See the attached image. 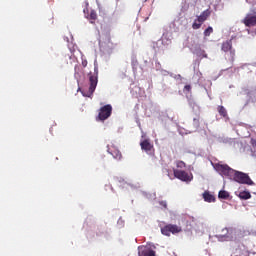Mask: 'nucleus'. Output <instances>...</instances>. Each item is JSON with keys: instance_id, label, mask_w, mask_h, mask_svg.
<instances>
[{"instance_id": "1", "label": "nucleus", "mask_w": 256, "mask_h": 256, "mask_svg": "<svg viewBox=\"0 0 256 256\" xmlns=\"http://www.w3.org/2000/svg\"><path fill=\"white\" fill-rule=\"evenodd\" d=\"M89 77V89L87 92H82L84 97H92L93 93H95V89H97V83H99V68H94V73L90 72L88 74Z\"/></svg>"}, {"instance_id": "2", "label": "nucleus", "mask_w": 256, "mask_h": 256, "mask_svg": "<svg viewBox=\"0 0 256 256\" xmlns=\"http://www.w3.org/2000/svg\"><path fill=\"white\" fill-rule=\"evenodd\" d=\"M232 181L236 183H240V185H255L249 174L234 170V174L232 175Z\"/></svg>"}, {"instance_id": "3", "label": "nucleus", "mask_w": 256, "mask_h": 256, "mask_svg": "<svg viewBox=\"0 0 256 256\" xmlns=\"http://www.w3.org/2000/svg\"><path fill=\"white\" fill-rule=\"evenodd\" d=\"M214 169L221 175L222 177H228V179H232L235 173V170L227 164L217 163L214 166Z\"/></svg>"}, {"instance_id": "4", "label": "nucleus", "mask_w": 256, "mask_h": 256, "mask_svg": "<svg viewBox=\"0 0 256 256\" xmlns=\"http://www.w3.org/2000/svg\"><path fill=\"white\" fill-rule=\"evenodd\" d=\"M174 177L179 179L180 181H184L185 183H189L193 181V174H189L185 170L173 169Z\"/></svg>"}, {"instance_id": "5", "label": "nucleus", "mask_w": 256, "mask_h": 256, "mask_svg": "<svg viewBox=\"0 0 256 256\" xmlns=\"http://www.w3.org/2000/svg\"><path fill=\"white\" fill-rule=\"evenodd\" d=\"M112 113H113V106H111V104L104 105L99 110L98 120L106 121V119H109V117H111Z\"/></svg>"}, {"instance_id": "6", "label": "nucleus", "mask_w": 256, "mask_h": 256, "mask_svg": "<svg viewBox=\"0 0 256 256\" xmlns=\"http://www.w3.org/2000/svg\"><path fill=\"white\" fill-rule=\"evenodd\" d=\"M182 231L183 229L180 226H177L175 224H168L163 228H161L162 235H166V237H170L171 233L175 235L177 233H181Z\"/></svg>"}, {"instance_id": "7", "label": "nucleus", "mask_w": 256, "mask_h": 256, "mask_svg": "<svg viewBox=\"0 0 256 256\" xmlns=\"http://www.w3.org/2000/svg\"><path fill=\"white\" fill-rule=\"evenodd\" d=\"M211 15V11H209V9L204 10L199 16L198 18L194 21V23L192 24V28L193 29H201V26L203 25V23H205V20Z\"/></svg>"}, {"instance_id": "8", "label": "nucleus", "mask_w": 256, "mask_h": 256, "mask_svg": "<svg viewBox=\"0 0 256 256\" xmlns=\"http://www.w3.org/2000/svg\"><path fill=\"white\" fill-rule=\"evenodd\" d=\"M222 51H224V53L229 52L230 53L229 61L231 63H234V61H235V49H233V41L232 40H227V41L222 43Z\"/></svg>"}, {"instance_id": "9", "label": "nucleus", "mask_w": 256, "mask_h": 256, "mask_svg": "<svg viewBox=\"0 0 256 256\" xmlns=\"http://www.w3.org/2000/svg\"><path fill=\"white\" fill-rule=\"evenodd\" d=\"M140 147L142 151H145L147 155H155V146L151 143V140L144 139L140 142Z\"/></svg>"}, {"instance_id": "10", "label": "nucleus", "mask_w": 256, "mask_h": 256, "mask_svg": "<svg viewBox=\"0 0 256 256\" xmlns=\"http://www.w3.org/2000/svg\"><path fill=\"white\" fill-rule=\"evenodd\" d=\"M138 255L139 256H155V251L147 246H139Z\"/></svg>"}, {"instance_id": "11", "label": "nucleus", "mask_w": 256, "mask_h": 256, "mask_svg": "<svg viewBox=\"0 0 256 256\" xmlns=\"http://www.w3.org/2000/svg\"><path fill=\"white\" fill-rule=\"evenodd\" d=\"M243 23L246 27H255L256 26V15L248 14L244 18Z\"/></svg>"}, {"instance_id": "12", "label": "nucleus", "mask_w": 256, "mask_h": 256, "mask_svg": "<svg viewBox=\"0 0 256 256\" xmlns=\"http://www.w3.org/2000/svg\"><path fill=\"white\" fill-rule=\"evenodd\" d=\"M108 153H110V155H112V157L118 161H120V159L123 157L121 151H119V149H117L114 145L108 146Z\"/></svg>"}, {"instance_id": "13", "label": "nucleus", "mask_w": 256, "mask_h": 256, "mask_svg": "<svg viewBox=\"0 0 256 256\" xmlns=\"http://www.w3.org/2000/svg\"><path fill=\"white\" fill-rule=\"evenodd\" d=\"M222 233L223 234H216V239H218V241H227V239H229V229L223 228Z\"/></svg>"}, {"instance_id": "14", "label": "nucleus", "mask_w": 256, "mask_h": 256, "mask_svg": "<svg viewBox=\"0 0 256 256\" xmlns=\"http://www.w3.org/2000/svg\"><path fill=\"white\" fill-rule=\"evenodd\" d=\"M203 199L206 201V203H215V196L213 194H210L209 191H205L203 193Z\"/></svg>"}, {"instance_id": "15", "label": "nucleus", "mask_w": 256, "mask_h": 256, "mask_svg": "<svg viewBox=\"0 0 256 256\" xmlns=\"http://www.w3.org/2000/svg\"><path fill=\"white\" fill-rule=\"evenodd\" d=\"M88 19L90 20V23H95V21H97V12L95 10H91Z\"/></svg>"}, {"instance_id": "16", "label": "nucleus", "mask_w": 256, "mask_h": 256, "mask_svg": "<svg viewBox=\"0 0 256 256\" xmlns=\"http://www.w3.org/2000/svg\"><path fill=\"white\" fill-rule=\"evenodd\" d=\"M217 111L221 117H227V109L224 106H218Z\"/></svg>"}, {"instance_id": "17", "label": "nucleus", "mask_w": 256, "mask_h": 256, "mask_svg": "<svg viewBox=\"0 0 256 256\" xmlns=\"http://www.w3.org/2000/svg\"><path fill=\"white\" fill-rule=\"evenodd\" d=\"M239 197L240 199H244V200L251 199V193L247 191H243V192H240Z\"/></svg>"}, {"instance_id": "18", "label": "nucleus", "mask_w": 256, "mask_h": 256, "mask_svg": "<svg viewBox=\"0 0 256 256\" xmlns=\"http://www.w3.org/2000/svg\"><path fill=\"white\" fill-rule=\"evenodd\" d=\"M219 199H229V192L221 190L218 194Z\"/></svg>"}, {"instance_id": "19", "label": "nucleus", "mask_w": 256, "mask_h": 256, "mask_svg": "<svg viewBox=\"0 0 256 256\" xmlns=\"http://www.w3.org/2000/svg\"><path fill=\"white\" fill-rule=\"evenodd\" d=\"M176 167L181 171V169H185L187 167V164L181 160H178L176 161Z\"/></svg>"}, {"instance_id": "20", "label": "nucleus", "mask_w": 256, "mask_h": 256, "mask_svg": "<svg viewBox=\"0 0 256 256\" xmlns=\"http://www.w3.org/2000/svg\"><path fill=\"white\" fill-rule=\"evenodd\" d=\"M115 183L118 185V187H125L127 185V182H125L123 179L117 178L115 180Z\"/></svg>"}, {"instance_id": "21", "label": "nucleus", "mask_w": 256, "mask_h": 256, "mask_svg": "<svg viewBox=\"0 0 256 256\" xmlns=\"http://www.w3.org/2000/svg\"><path fill=\"white\" fill-rule=\"evenodd\" d=\"M213 33V27L209 26L205 31H204V37H209Z\"/></svg>"}, {"instance_id": "22", "label": "nucleus", "mask_w": 256, "mask_h": 256, "mask_svg": "<svg viewBox=\"0 0 256 256\" xmlns=\"http://www.w3.org/2000/svg\"><path fill=\"white\" fill-rule=\"evenodd\" d=\"M185 91H186V93H191V85H185L184 86V93H185Z\"/></svg>"}, {"instance_id": "23", "label": "nucleus", "mask_w": 256, "mask_h": 256, "mask_svg": "<svg viewBox=\"0 0 256 256\" xmlns=\"http://www.w3.org/2000/svg\"><path fill=\"white\" fill-rule=\"evenodd\" d=\"M159 205L163 207V209H167V201H160Z\"/></svg>"}, {"instance_id": "24", "label": "nucleus", "mask_w": 256, "mask_h": 256, "mask_svg": "<svg viewBox=\"0 0 256 256\" xmlns=\"http://www.w3.org/2000/svg\"><path fill=\"white\" fill-rule=\"evenodd\" d=\"M82 66L87 67V60H82Z\"/></svg>"}, {"instance_id": "25", "label": "nucleus", "mask_w": 256, "mask_h": 256, "mask_svg": "<svg viewBox=\"0 0 256 256\" xmlns=\"http://www.w3.org/2000/svg\"><path fill=\"white\" fill-rule=\"evenodd\" d=\"M194 123H196V125H199V118H194Z\"/></svg>"}, {"instance_id": "26", "label": "nucleus", "mask_w": 256, "mask_h": 256, "mask_svg": "<svg viewBox=\"0 0 256 256\" xmlns=\"http://www.w3.org/2000/svg\"><path fill=\"white\" fill-rule=\"evenodd\" d=\"M203 57L207 58V54H204Z\"/></svg>"}]
</instances>
